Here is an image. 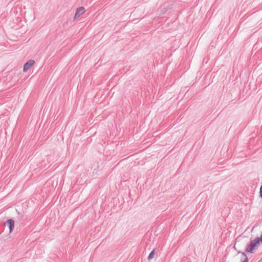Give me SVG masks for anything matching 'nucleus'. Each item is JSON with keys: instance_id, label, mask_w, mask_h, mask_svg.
<instances>
[{"instance_id": "7", "label": "nucleus", "mask_w": 262, "mask_h": 262, "mask_svg": "<svg viewBox=\"0 0 262 262\" xmlns=\"http://www.w3.org/2000/svg\"><path fill=\"white\" fill-rule=\"evenodd\" d=\"M155 249H154L149 254L148 256V260H150L151 259L154 255H155Z\"/></svg>"}, {"instance_id": "8", "label": "nucleus", "mask_w": 262, "mask_h": 262, "mask_svg": "<svg viewBox=\"0 0 262 262\" xmlns=\"http://www.w3.org/2000/svg\"><path fill=\"white\" fill-rule=\"evenodd\" d=\"M259 193H260V196L262 198V186L260 187Z\"/></svg>"}, {"instance_id": "4", "label": "nucleus", "mask_w": 262, "mask_h": 262, "mask_svg": "<svg viewBox=\"0 0 262 262\" xmlns=\"http://www.w3.org/2000/svg\"><path fill=\"white\" fill-rule=\"evenodd\" d=\"M7 224L9 226L10 232H11L14 227V222L13 220L10 219L7 221Z\"/></svg>"}, {"instance_id": "1", "label": "nucleus", "mask_w": 262, "mask_h": 262, "mask_svg": "<svg viewBox=\"0 0 262 262\" xmlns=\"http://www.w3.org/2000/svg\"><path fill=\"white\" fill-rule=\"evenodd\" d=\"M260 241L258 238H256L253 240L251 243L247 246V251L250 253H253L255 249L259 246Z\"/></svg>"}, {"instance_id": "6", "label": "nucleus", "mask_w": 262, "mask_h": 262, "mask_svg": "<svg viewBox=\"0 0 262 262\" xmlns=\"http://www.w3.org/2000/svg\"><path fill=\"white\" fill-rule=\"evenodd\" d=\"M158 14L160 15L164 14L167 11V8L166 6H163L160 8L158 10Z\"/></svg>"}, {"instance_id": "2", "label": "nucleus", "mask_w": 262, "mask_h": 262, "mask_svg": "<svg viewBox=\"0 0 262 262\" xmlns=\"http://www.w3.org/2000/svg\"><path fill=\"white\" fill-rule=\"evenodd\" d=\"M35 63V61L33 60L30 59L28 60L26 63L24 65L23 71L27 72Z\"/></svg>"}, {"instance_id": "3", "label": "nucleus", "mask_w": 262, "mask_h": 262, "mask_svg": "<svg viewBox=\"0 0 262 262\" xmlns=\"http://www.w3.org/2000/svg\"><path fill=\"white\" fill-rule=\"evenodd\" d=\"M84 12V8L83 7H79L77 9L76 13L75 14L74 18L79 17Z\"/></svg>"}, {"instance_id": "5", "label": "nucleus", "mask_w": 262, "mask_h": 262, "mask_svg": "<svg viewBox=\"0 0 262 262\" xmlns=\"http://www.w3.org/2000/svg\"><path fill=\"white\" fill-rule=\"evenodd\" d=\"M238 257L239 258L242 262H248V258L246 255L244 253L238 254Z\"/></svg>"}]
</instances>
